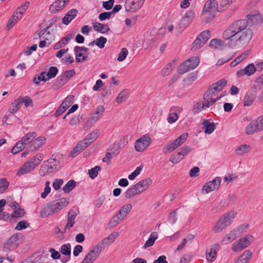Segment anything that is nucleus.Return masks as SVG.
Segmentation results:
<instances>
[{"mask_svg": "<svg viewBox=\"0 0 263 263\" xmlns=\"http://www.w3.org/2000/svg\"><path fill=\"white\" fill-rule=\"evenodd\" d=\"M223 42L218 39H213L210 43V46L214 48H218L222 46Z\"/></svg>", "mask_w": 263, "mask_h": 263, "instance_id": "obj_62", "label": "nucleus"}, {"mask_svg": "<svg viewBox=\"0 0 263 263\" xmlns=\"http://www.w3.org/2000/svg\"><path fill=\"white\" fill-rule=\"evenodd\" d=\"M140 193H141L140 189L137 187L136 184H134L126 191L125 198L126 199H131Z\"/></svg>", "mask_w": 263, "mask_h": 263, "instance_id": "obj_23", "label": "nucleus"}, {"mask_svg": "<svg viewBox=\"0 0 263 263\" xmlns=\"http://www.w3.org/2000/svg\"><path fill=\"white\" fill-rule=\"evenodd\" d=\"M221 181V178L217 177L212 181L206 182L202 188V193L208 194L212 191L218 190L220 186Z\"/></svg>", "mask_w": 263, "mask_h": 263, "instance_id": "obj_10", "label": "nucleus"}, {"mask_svg": "<svg viewBox=\"0 0 263 263\" xmlns=\"http://www.w3.org/2000/svg\"><path fill=\"white\" fill-rule=\"evenodd\" d=\"M61 253L66 256H69L71 254V245L69 243L63 245L60 250Z\"/></svg>", "mask_w": 263, "mask_h": 263, "instance_id": "obj_50", "label": "nucleus"}, {"mask_svg": "<svg viewBox=\"0 0 263 263\" xmlns=\"http://www.w3.org/2000/svg\"><path fill=\"white\" fill-rule=\"evenodd\" d=\"M34 169V166L29 162L27 161L21 166L18 170L16 175L20 176L24 174L29 173Z\"/></svg>", "mask_w": 263, "mask_h": 263, "instance_id": "obj_21", "label": "nucleus"}, {"mask_svg": "<svg viewBox=\"0 0 263 263\" xmlns=\"http://www.w3.org/2000/svg\"><path fill=\"white\" fill-rule=\"evenodd\" d=\"M251 147L248 144H242L238 147L235 150V153L238 156H243L246 154L251 152Z\"/></svg>", "mask_w": 263, "mask_h": 263, "instance_id": "obj_32", "label": "nucleus"}, {"mask_svg": "<svg viewBox=\"0 0 263 263\" xmlns=\"http://www.w3.org/2000/svg\"><path fill=\"white\" fill-rule=\"evenodd\" d=\"M151 140V138L149 135H145L142 136L135 142V150L138 152H143L149 146Z\"/></svg>", "mask_w": 263, "mask_h": 263, "instance_id": "obj_9", "label": "nucleus"}, {"mask_svg": "<svg viewBox=\"0 0 263 263\" xmlns=\"http://www.w3.org/2000/svg\"><path fill=\"white\" fill-rule=\"evenodd\" d=\"M236 215V213L233 211L223 214L213 227V232L216 233L222 232L232 223Z\"/></svg>", "mask_w": 263, "mask_h": 263, "instance_id": "obj_4", "label": "nucleus"}, {"mask_svg": "<svg viewBox=\"0 0 263 263\" xmlns=\"http://www.w3.org/2000/svg\"><path fill=\"white\" fill-rule=\"evenodd\" d=\"M123 219V218L122 217H121L120 215H119V214L117 213V214L114 216L110 220L109 225L111 228L115 227L117 226L119 223H120Z\"/></svg>", "mask_w": 263, "mask_h": 263, "instance_id": "obj_46", "label": "nucleus"}, {"mask_svg": "<svg viewBox=\"0 0 263 263\" xmlns=\"http://www.w3.org/2000/svg\"><path fill=\"white\" fill-rule=\"evenodd\" d=\"M102 251V248L100 245H96L92 250H91L86 255L93 262L99 256Z\"/></svg>", "mask_w": 263, "mask_h": 263, "instance_id": "obj_27", "label": "nucleus"}, {"mask_svg": "<svg viewBox=\"0 0 263 263\" xmlns=\"http://www.w3.org/2000/svg\"><path fill=\"white\" fill-rule=\"evenodd\" d=\"M217 12H221V10L219 9L216 0H208L204 5L201 19L204 23H210L215 18Z\"/></svg>", "mask_w": 263, "mask_h": 263, "instance_id": "obj_3", "label": "nucleus"}, {"mask_svg": "<svg viewBox=\"0 0 263 263\" xmlns=\"http://www.w3.org/2000/svg\"><path fill=\"white\" fill-rule=\"evenodd\" d=\"M252 88L255 91L260 90L263 88V73L255 80L254 84Z\"/></svg>", "mask_w": 263, "mask_h": 263, "instance_id": "obj_47", "label": "nucleus"}, {"mask_svg": "<svg viewBox=\"0 0 263 263\" xmlns=\"http://www.w3.org/2000/svg\"><path fill=\"white\" fill-rule=\"evenodd\" d=\"M248 54L243 53L240 55L238 56L234 61H232L230 64V66L233 67L237 65L238 63L244 60L247 57Z\"/></svg>", "mask_w": 263, "mask_h": 263, "instance_id": "obj_60", "label": "nucleus"}, {"mask_svg": "<svg viewBox=\"0 0 263 263\" xmlns=\"http://www.w3.org/2000/svg\"><path fill=\"white\" fill-rule=\"evenodd\" d=\"M46 139L44 137L40 136L36 138L29 144L27 150L29 152H34L37 151L46 143Z\"/></svg>", "mask_w": 263, "mask_h": 263, "instance_id": "obj_14", "label": "nucleus"}, {"mask_svg": "<svg viewBox=\"0 0 263 263\" xmlns=\"http://www.w3.org/2000/svg\"><path fill=\"white\" fill-rule=\"evenodd\" d=\"M78 214L74 210H70L68 213L67 215V222L64 228V232L62 234L66 233L67 230H69L71 228L75 223V218Z\"/></svg>", "mask_w": 263, "mask_h": 263, "instance_id": "obj_18", "label": "nucleus"}, {"mask_svg": "<svg viewBox=\"0 0 263 263\" xmlns=\"http://www.w3.org/2000/svg\"><path fill=\"white\" fill-rule=\"evenodd\" d=\"M21 101H22L20 97L17 99L15 100L11 103V106L9 108V112L11 113L16 112L19 109V108L21 107V106L22 105Z\"/></svg>", "mask_w": 263, "mask_h": 263, "instance_id": "obj_39", "label": "nucleus"}, {"mask_svg": "<svg viewBox=\"0 0 263 263\" xmlns=\"http://www.w3.org/2000/svg\"><path fill=\"white\" fill-rule=\"evenodd\" d=\"M256 71V67L254 64H248L244 69L237 71L236 75L238 78L241 77L245 75L251 76Z\"/></svg>", "mask_w": 263, "mask_h": 263, "instance_id": "obj_17", "label": "nucleus"}, {"mask_svg": "<svg viewBox=\"0 0 263 263\" xmlns=\"http://www.w3.org/2000/svg\"><path fill=\"white\" fill-rule=\"evenodd\" d=\"M129 95V91L128 89H124L120 92L116 98V102L120 103L127 100Z\"/></svg>", "mask_w": 263, "mask_h": 263, "instance_id": "obj_40", "label": "nucleus"}, {"mask_svg": "<svg viewBox=\"0 0 263 263\" xmlns=\"http://www.w3.org/2000/svg\"><path fill=\"white\" fill-rule=\"evenodd\" d=\"M173 66L172 63H168L162 70L161 74L163 77L168 76L172 70Z\"/></svg>", "mask_w": 263, "mask_h": 263, "instance_id": "obj_57", "label": "nucleus"}, {"mask_svg": "<svg viewBox=\"0 0 263 263\" xmlns=\"http://www.w3.org/2000/svg\"><path fill=\"white\" fill-rule=\"evenodd\" d=\"M76 182L74 180H70L63 186V191L66 193H69L76 186Z\"/></svg>", "mask_w": 263, "mask_h": 263, "instance_id": "obj_48", "label": "nucleus"}, {"mask_svg": "<svg viewBox=\"0 0 263 263\" xmlns=\"http://www.w3.org/2000/svg\"><path fill=\"white\" fill-rule=\"evenodd\" d=\"M199 62V59L197 57L190 58L179 65L177 70L178 73L183 74L194 69L198 66Z\"/></svg>", "mask_w": 263, "mask_h": 263, "instance_id": "obj_6", "label": "nucleus"}, {"mask_svg": "<svg viewBox=\"0 0 263 263\" xmlns=\"http://www.w3.org/2000/svg\"><path fill=\"white\" fill-rule=\"evenodd\" d=\"M202 125L203 128L204 129V133L208 134H212L215 129V124L213 122H210L208 120L205 119L203 120Z\"/></svg>", "mask_w": 263, "mask_h": 263, "instance_id": "obj_29", "label": "nucleus"}, {"mask_svg": "<svg viewBox=\"0 0 263 263\" xmlns=\"http://www.w3.org/2000/svg\"><path fill=\"white\" fill-rule=\"evenodd\" d=\"M68 203L69 199L67 198H62L50 202L42 208L40 212L41 216L45 218L51 216L60 211Z\"/></svg>", "mask_w": 263, "mask_h": 263, "instance_id": "obj_2", "label": "nucleus"}, {"mask_svg": "<svg viewBox=\"0 0 263 263\" xmlns=\"http://www.w3.org/2000/svg\"><path fill=\"white\" fill-rule=\"evenodd\" d=\"M211 37V32L207 30L202 32L192 44V49L197 50L200 48Z\"/></svg>", "mask_w": 263, "mask_h": 263, "instance_id": "obj_8", "label": "nucleus"}, {"mask_svg": "<svg viewBox=\"0 0 263 263\" xmlns=\"http://www.w3.org/2000/svg\"><path fill=\"white\" fill-rule=\"evenodd\" d=\"M153 181L149 178L143 179L135 184L138 189H140V192L145 191L152 184Z\"/></svg>", "mask_w": 263, "mask_h": 263, "instance_id": "obj_22", "label": "nucleus"}, {"mask_svg": "<svg viewBox=\"0 0 263 263\" xmlns=\"http://www.w3.org/2000/svg\"><path fill=\"white\" fill-rule=\"evenodd\" d=\"M10 206L14 210L13 214L9 215L10 216V220L13 218L21 217L24 215L25 211L24 209L20 208V205L17 202L14 201L10 204Z\"/></svg>", "mask_w": 263, "mask_h": 263, "instance_id": "obj_19", "label": "nucleus"}, {"mask_svg": "<svg viewBox=\"0 0 263 263\" xmlns=\"http://www.w3.org/2000/svg\"><path fill=\"white\" fill-rule=\"evenodd\" d=\"M239 235L234 229L232 230L223 239L222 242L226 244L230 243L235 240Z\"/></svg>", "mask_w": 263, "mask_h": 263, "instance_id": "obj_31", "label": "nucleus"}, {"mask_svg": "<svg viewBox=\"0 0 263 263\" xmlns=\"http://www.w3.org/2000/svg\"><path fill=\"white\" fill-rule=\"evenodd\" d=\"M248 20L245 19L234 21L223 32L222 37L228 41V46L232 48H239L247 45L252 39L253 31L248 27V24L261 23L260 15H248Z\"/></svg>", "mask_w": 263, "mask_h": 263, "instance_id": "obj_1", "label": "nucleus"}, {"mask_svg": "<svg viewBox=\"0 0 263 263\" xmlns=\"http://www.w3.org/2000/svg\"><path fill=\"white\" fill-rule=\"evenodd\" d=\"M99 133L100 132L98 129H95L93 130L89 134H88L87 136L85 138V140H86L88 142H90V144H91L98 138Z\"/></svg>", "mask_w": 263, "mask_h": 263, "instance_id": "obj_42", "label": "nucleus"}, {"mask_svg": "<svg viewBox=\"0 0 263 263\" xmlns=\"http://www.w3.org/2000/svg\"><path fill=\"white\" fill-rule=\"evenodd\" d=\"M76 54V61L78 63L83 62L86 60L88 55L81 52H74Z\"/></svg>", "mask_w": 263, "mask_h": 263, "instance_id": "obj_56", "label": "nucleus"}, {"mask_svg": "<svg viewBox=\"0 0 263 263\" xmlns=\"http://www.w3.org/2000/svg\"><path fill=\"white\" fill-rule=\"evenodd\" d=\"M158 234L157 232H153L151 233L148 240L145 242L143 246L144 249L152 246L156 239H157Z\"/></svg>", "mask_w": 263, "mask_h": 263, "instance_id": "obj_35", "label": "nucleus"}, {"mask_svg": "<svg viewBox=\"0 0 263 263\" xmlns=\"http://www.w3.org/2000/svg\"><path fill=\"white\" fill-rule=\"evenodd\" d=\"M205 108L207 107L204 106V102L203 101L202 103L198 102L193 106L192 110L194 114H197Z\"/></svg>", "mask_w": 263, "mask_h": 263, "instance_id": "obj_44", "label": "nucleus"}, {"mask_svg": "<svg viewBox=\"0 0 263 263\" xmlns=\"http://www.w3.org/2000/svg\"><path fill=\"white\" fill-rule=\"evenodd\" d=\"M92 26L95 31L103 34L110 30V28L107 24H103L98 22H95L92 23Z\"/></svg>", "mask_w": 263, "mask_h": 263, "instance_id": "obj_28", "label": "nucleus"}, {"mask_svg": "<svg viewBox=\"0 0 263 263\" xmlns=\"http://www.w3.org/2000/svg\"><path fill=\"white\" fill-rule=\"evenodd\" d=\"M252 256L251 251L246 250L240 256L235 259V263H249Z\"/></svg>", "mask_w": 263, "mask_h": 263, "instance_id": "obj_20", "label": "nucleus"}, {"mask_svg": "<svg viewBox=\"0 0 263 263\" xmlns=\"http://www.w3.org/2000/svg\"><path fill=\"white\" fill-rule=\"evenodd\" d=\"M260 132L255 122V120L251 121L246 126L245 129V133L247 135H252L255 133Z\"/></svg>", "mask_w": 263, "mask_h": 263, "instance_id": "obj_24", "label": "nucleus"}, {"mask_svg": "<svg viewBox=\"0 0 263 263\" xmlns=\"http://www.w3.org/2000/svg\"><path fill=\"white\" fill-rule=\"evenodd\" d=\"M257 96L256 91L251 88L246 93L243 99V106H249L252 104Z\"/></svg>", "mask_w": 263, "mask_h": 263, "instance_id": "obj_16", "label": "nucleus"}, {"mask_svg": "<svg viewBox=\"0 0 263 263\" xmlns=\"http://www.w3.org/2000/svg\"><path fill=\"white\" fill-rule=\"evenodd\" d=\"M132 209V205L131 204H126L121 207L118 213L124 219L129 213Z\"/></svg>", "mask_w": 263, "mask_h": 263, "instance_id": "obj_37", "label": "nucleus"}, {"mask_svg": "<svg viewBox=\"0 0 263 263\" xmlns=\"http://www.w3.org/2000/svg\"><path fill=\"white\" fill-rule=\"evenodd\" d=\"M25 147V145L21 140L18 141L11 149V153L13 154H17L22 151Z\"/></svg>", "mask_w": 263, "mask_h": 263, "instance_id": "obj_45", "label": "nucleus"}, {"mask_svg": "<svg viewBox=\"0 0 263 263\" xmlns=\"http://www.w3.org/2000/svg\"><path fill=\"white\" fill-rule=\"evenodd\" d=\"M191 21L183 17L178 24V32H181L185 28H186L191 23Z\"/></svg>", "mask_w": 263, "mask_h": 263, "instance_id": "obj_41", "label": "nucleus"}, {"mask_svg": "<svg viewBox=\"0 0 263 263\" xmlns=\"http://www.w3.org/2000/svg\"><path fill=\"white\" fill-rule=\"evenodd\" d=\"M128 51L126 48H123L121 52L119 53L117 60L119 62L123 61L126 58Z\"/></svg>", "mask_w": 263, "mask_h": 263, "instance_id": "obj_64", "label": "nucleus"}, {"mask_svg": "<svg viewBox=\"0 0 263 263\" xmlns=\"http://www.w3.org/2000/svg\"><path fill=\"white\" fill-rule=\"evenodd\" d=\"M144 1L145 0H126L124 5L125 10L130 12H135L141 8Z\"/></svg>", "mask_w": 263, "mask_h": 263, "instance_id": "obj_11", "label": "nucleus"}, {"mask_svg": "<svg viewBox=\"0 0 263 263\" xmlns=\"http://www.w3.org/2000/svg\"><path fill=\"white\" fill-rule=\"evenodd\" d=\"M120 146L118 143H114L110 145L108 151H109L114 156H117L120 153Z\"/></svg>", "mask_w": 263, "mask_h": 263, "instance_id": "obj_51", "label": "nucleus"}, {"mask_svg": "<svg viewBox=\"0 0 263 263\" xmlns=\"http://www.w3.org/2000/svg\"><path fill=\"white\" fill-rule=\"evenodd\" d=\"M191 151V148L189 146H183L180 149H179L178 152L180 154V156L182 157V159L185 156H186Z\"/></svg>", "mask_w": 263, "mask_h": 263, "instance_id": "obj_58", "label": "nucleus"}, {"mask_svg": "<svg viewBox=\"0 0 263 263\" xmlns=\"http://www.w3.org/2000/svg\"><path fill=\"white\" fill-rule=\"evenodd\" d=\"M164 30L163 28H160L158 33H157L156 36L152 39L151 42L149 43V44L147 46V49H152L153 46H155L154 42H156L157 40H160L162 37H163L164 35Z\"/></svg>", "mask_w": 263, "mask_h": 263, "instance_id": "obj_36", "label": "nucleus"}, {"mask_svg": "<svg viewBox=\"0 0 263 263\" xmlns=\"http://www.w3.org/2000/svg\"><path fill=\"white\" fill-rule=\"evenodd\" d=\"M9 182L5 178L0 179V194L3 193L8 187Z\"/></svg>", "mask_w": 263, "mask_h": 263, "instance_id": "obj_54", "label": "nucleus"}, {"mask_svg": "<svg viewBox=\"0 0 263 263\" xmlns=\"http://www.w3.org/2000/svg\"><path fill=\"white\" fill-rule=\"evenodd\" d=\"M253 240L254 237L252 235H247L235 242L232 245L231 249L233 251L235 252L240 251L249 246Z\"/></svg>", "mask_w": 263, "mask_h": 263, "instance_id": "obj_7", "label": "nucleus"}, {"mask_svg": "<svg viewBox=\"0 0 263 263\" xmlns=\"http://www.w3.org/2000/svg\"><path fill=\"white\" fill-rule=\"evenodd\" d=\"M119 233L117 232H114L109 235L107 237L103 239L101 241L99 242L97 245H100L102 248V250L105 247L112 244L114 241L118 237Z\"/></svg>", "mask_w": 263, "mask_h": 263, "instance_id": "obj_15", "label": "nucleus"}, {"mask_svg": "<svg viewBox=\"0 0 263 263\" xmlns=\"http://www.w3.org/2000/svg\"><path fill=\"white\" fill-rule=\"evenodd\" d=\"M59 70L57 67L51 66L49 68L46 76L48 80L54 78L58 73Z\"/></svg>", "mask_w": 263, "mask_h": 263, "instance_id": "obj_49", "label": "nucleus"}, {"mask_svg": "<svg viewBox=\"0 0 263 263\" xmlns=\"http://www.w3.org/2000/svg\"><path fill=\"white\" fill-rule=\"evenodd\" d=\"M65 7V6L62 4V0H59L50 6L49 11L52 13H55Z\"/></svg>", "mask_w": 263, "mask_h": 263, "instance_id": "obj_34", "label": "nucleus"}, {"mask_svg": "<svg viewBox=\"0 0 263 263\" xmlns=\"http://www.w3.org/2000/svg\"><path fill=\"white\" fill-rule=\"evenodd\" d=\"M54 169L51 165H49L46 161H45L41 165L39 171V174L41 176H45V175L54 172Z\"/></svg>", "mask_w": 263, "mask_h": 263, "instance_id": "obj_26", "label": "nucleus"}, {"mask_svg": "<svg viewBox=\"0 0 263 263\" xmlns=\"http://www.w3.org/2000/svg\"><path fill=\"white\" fill-rule=\"evenodd\" d=\"M187 137V133H183L181 134L177 139L166 144L163 147V153L164 154H168L173 152L185 141Z\"/></svg>", "mask_w": 263, "mask_h": 263, "instance_id": "obj_5", "label": "nucleus"}, {"mask_svg": "<svg viewBox=\"0 0 263 263\" xmlns=\"http://www.w3.org/2000/svg\"><path fill=\"white\" fill-rule=\"evenodd\" d=\"M182 160V157L180 156L179 153H175L171 155L170 161L173 164H177Z\"/></svg>", "mask_w": 263, "mask_h": 263, "instance_id": "obj_55", "label": "nucleus"}, {"mask_svg": "<svg viewBox=\"0 0 263 263\" xmlns=\"http://www.w3.org/2000/svg\"><path fill=\"white\" fill-rule=\"evenodd\" d=\"M36 135V133L34 132L28 133L23 136L21 139V141L25 146L27 144L29 145L30 144V143H31Z\"/></svg>", "mask_w": 263, "mask_h": 263, "instance_id": "obj_33", "label": "nucleus"}, {"mask_svg": "<svg viewBox=\"0 0 263 263\" xmlns=\"http://www.w3.org/2000/svg\"><path fill=\"white\" fill-rule=\"evenodd\" d=\"M29 5L30 3L29 2H25L17 8L16 11L15 12V14H17V13H19L21 15H23L29 7Z\"/></svg>", "mask_w": 263, "mask_h": 263, "instance_id": "obj_53", "label": "nucleus"}, {"mask_svg": "<svg viewBox=\"0 0 263 263\" xmlns=\"http://www.w3.org/2000/svg\"><path fill=\"white\" fill-rule=\"evenodd\" d=\"M21 100L22 104L24 103L25 106L28 107L29 106L33 107V103L32 100L28 96H25L24 98L20 97Z\"/></svg>", "mask_w": 263, "mask_h": 263, "instance_id": "obj_61", "label": "nucleus"}, {"mask_svg": "<svg viewBox=\"0 0 263 263\" xmlns=\"http://www.w3.org/2000/svg\"><path fill=\"white\" fill-rule=\"evenodd\" d=\"M44 158L43 155L41 153H38L34 156H33L30 161H28L34 168L39 165L41 162L43 161Z\"/></svg>", "mask_w": 263, "mask_h": 263, "instance_id": "obj_38", "label": "nucleus"}, {"mask_svg": "<svg viewBox=\"0 0 263 263\" xmlns=\"http://www.w3.org/2000/svg\"><path fill=\"white\" fill-rule=\"evenodd\" d=\"M46 161L49 165H51L55 172L58 171L60 161L57 159V156L53 155L50 159Z\"/></svg>", "mask_w": 263, "mask_h": 263, "instance_id": "obj_43", "label": "nucleus"}, {"mask_svg": "<svg viewBox=\"0 0 263 263\" xmlns=\"http://www.w3.org/2000/svg\"><path fill=\"white\" fill-rule=\"evenodd\" d=\"M101 169V167L99 166H96L95 167L91 168L88 171V173L89 175V177L91 179L95 178L98 174V171H100Z\"/></svg>", "mask_w": 263, "mask_h": 263, "instance_id": "obj_59", "label": "nucleus"}, {"mask_svg": "<svg viewBox=\"0 0 263 263\" xmlns=\"http://www.w3.org/2000/svg\"><path fill=\"white\" fill-rule=\"evenodd\" d=\"M211 91L208 89L203 95V101L204 102V106H206L207 108L212 106L221 98V96L215 98L216 95L214 92H212Z\"/></svg>", "mask_w": 263, "mask_h": 263, "instance_id": "obj_13", "label": "nucleus"}, {"mask_svg": "<svg viewBox=\"0 0 263 263\" xmlns=\"http://www.w3.org/2000/svg\"><path fill=\"white\" fill-rule=\"evenodd\" d=\"M236 0H221L218 6L221 12L227 9Z\"/></svg>", "mask_w": 263, "mask_h": 263, "instance_id": "obj_52", "label": "nucleus"}, {"mask_svg": "<svg viewBox=\"0 0 263 263\" xmlns=\"http://www.w3.org/2000/svg\"><path fill=\"white\" fill-rule=\"evenodd\" d=\"M219 249L220 246L217 243H215L210 248L206 249L205 257L208 261L213 262L216 260L217 252Z\"/></svg>", "mask_w": 263, "mask_h": 263, "instance_id": "obj_12", "label": "nucleus"}, {"mask_svg": "<svg viewBox=\"0 0 263 263\" xmlns=\"http://www.w3.org/2000/svg\"><path fill=\"white\" fill-rule=\"evenodd\" d=\"M67 81H68L66 80V78H65L62 74L55 80L52 86V88L53 89H58L64 86Z\"/></svg>", "mask_w": 263, "mask_h": 263, "instance_id": "obj_30", "label": "nucleus"}, {"mask_svg": "<svg viewBox=\"0 0 263 263\" xmlns=\"http://www.w3.org/2000/svg\"><path fill=\"white\" fill-rule=\"evenodd\" d=\"M19 20L18 16L13 14L11 18L9 20L7 25V29L8 30L12 28V27Z\"/></svg>", "mask_w": 263, "mask_h": 263, "instance_id": "obj_63", "label": "nucleus"}, {"mask_svg": "<svg viewBox=\"0 0 263 263\" xmlns=\"http://www.w3.org/2000/svg\"><path fill=\"white\" fill-rule=\"evenodd\" d=\"M77 13L78 10L76 9L69 10L63 18V23L67 25L77 16Z\"/></svg>", "mask_w": 263, "mask_h": 263, "instance_id": "obj_25", "label": "nucleus"}]
</instances>
